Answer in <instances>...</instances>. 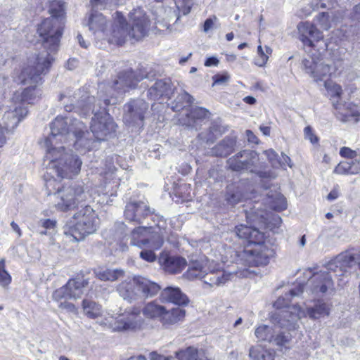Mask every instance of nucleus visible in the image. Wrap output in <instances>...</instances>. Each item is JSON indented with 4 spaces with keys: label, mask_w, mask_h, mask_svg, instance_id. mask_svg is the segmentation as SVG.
Masks as SVG:
<instances>
[{
    "label": "nucleus",
    "mask_w": 360,
    "mask_h": 360,
    "mask_svg": "<svg viewBox=\"0 0 360 360\" xmlns=\"http://www.w3.org/2000/svg\"><path fill=\"white\" fill-rule=\"evenodd\" d=\"M64 4L62 1H53L50 4V18L44 19L38 26L37 32L42 40L44 51L29 60L28 64L18 76V82L29 86L25 91L34 89L41 83V75L50 69L54 54L58 49L60 39L63 34V16Z\"/></svg>",
    "instance_id": "obj_1"
},
{
    "label": "nucleus",
    "mask_w": 360,
    "mask_h": 360,
    "mask_svg": "<svg viewBox=\"0 0 360 360\" xmlns=\"http://www.w3.org/2000/svg\"><path fill=\"white\" fill-rule=\"evenodd\" d=\"M51 135L45 141L47 148H53L58 141H66L70 136L76 139L74 145L77 150H89L91 147L92 139L86 126L75 118L58 116L51 124Z\"/></svg>",
    "instance_id": "obj_2"
},
{
    "label": "nucleus",
    "mask_w": 360,
    "mask_h": 360,
    "mask_svg": "<svg viewBox=\"0 0 360 360\" xmlns=\"http://www.w3.org/2000/svg\"><path fill=\"white\" fill-rule=\"evenodd\" d=\"M81 94L80 89L75 93L73 96H65L61 94L60 100L62 101L65 98H68L70 101V105H65V109L66 111H72L74 108L72 105H76L77 108H82L84 110V114L86 115L89 110H92L94 116L92 118L91 123V130L94 136L98 141H103L105 138L110 135L115 131L116 124L113 122L110 115L106 112L105 108H100L101 110H96L95 106L91 107L92 104L95 102V98L93 96L82 95L79 98Z\"/></svg>",
    "instance_id": "obj_3"
},
{
    "label": "nucleus",
    "mask_w": 360,
    "mask_h": 360,
    "mask_svg": "<svg viewBox=\"0 0 360 360\" xmlns=\"http://www.w3.org/2000/svg\"><path fill=\"white\" fill-rule=\"evenodd\" d=\"M129 22L128 25L121 13H115V23L110 34H106L109 43L122 45L128 37L139 40L147 34L150 20L143 10H133L129 13Z\"/></svg>",
    "instance_id": "obj_4"
},
{
    "label": "nucleus",
    "mask_w": 360,
    "mask_h": 360,
    "mask_svg": "<svg viewBox=\"0 0 360 360\" xmlns=\"http://www.w3.org/2000/svg\"><path fill=\"white\" fill-rule=\"evenodd\" d=\"M355 259L354 254L351 250H347L331 259L326 266V271L314 273L311 269H307L304 274L313 285L312 290L322 293L333 290L334 285L330 274L338 276L344 275L355 264Z\"/></svg>",
    "instance_id": "obj_5"
},
{
    "label": "nucleus",
    "mask_w": 360,
    "mask_h": 360,
    "mask_svg": "<svg viewBox=\"0 0 360 360\" xmlns=\"http://www.w3.org/2000/svg\"><path fill=\"white\" fill-rule=\"evenodd\" d=\"M46 161V174L50 179L72 178L79 174L82 164L77 155L65 153L63 146L47 148Z\"/></svg>",
    "instance_id": "obj_6"
},
{
    "label": "nucleus",
    "mask_w": 360,
    "mask_h": 360,
    "mask_svg": "<svg viewBox=\"0 0 360 360\" xmlns=\"http://www.w3.org/2000/svg\"><path fill=\"white\" fill-rule=\"evenodd\" d=\"M303 292L302 286L297 289H292L288 293L279 297L274 303V307L280 311L274 314L271 319L276 325H280L281 328L286 327L291 329H296L297 322L302 317L305 316L306 313L297 305L290 306V297L299 295Z\"/></svg>",
    "instance_id": "obj_7"
},
{
    "label": "nucleus",
    "mask_w": 360,
    "mask_h": 360,
    "mask_svg": "<svg viewBox=\"0 0 360 360\" xmlns=\"http://www.w3.org/2000/svg\"><path fill=\"white\" fill-rule=\"evenodd\" d=\"M120 296L129 303L156 295L160 286L146 278L134 276L122 281L116 288Z\"/></svg>",
    "instance_id": "obj_8"
},
{
    "label": "nucleus",
    "mask_w": 360,
    "mask_h": 360,
    "mask_svg": "<svg viewBox=\"0 0 360 360\" xmlns=\"http://www.w3.org/2000/svg\"><path fill=\"white\" fill-rule=\"evenodd\" d=\"M98 226V218L94 210L89 205L82 207L64 226V233L72 238V240L80 241L94 233Z\"/></svg>",
    "instance_id": "obj_9"
},
{
    "label": "nucleus",
    "mask_w": 360,
    "mask_h": 360,
    "mask_svg": "<svg viewBox=\"0 0 360 360\" xmlns=\"http://www.w3.org/2000/svg\"><path fill=\"white\" fill-rule=\"evenodd\" d=\"M306 73L309 74L315 82L324 81L331 77H337L343 70V60L338 59L332 63L321 58L320 53L316 56L312 54L309 59L302 61Z\"/></svg>",
    "instance_id": "obj_10"
},
{
    "label": "nucleus",
    "mask_w": 360,
    "mask_h": 360,
    "mask_svg": "<svg viewBox=\"0 0 360 360\" xmlns=\"http://www.w3.org/2000/svg\"><path fill=\"white\" fill-rule=\"evenodd\" d=\"M53 195L56 209L62 212L74 210L90 198L83 183H72L64 186L54 193Z\"/></svg>",
    "instance_id": "obj_11"
},
{
    "label": "nucleus",
    "mask_w": 360,
    "mask_h": 360,
    "mask_svg": "<svg viewBox=\"0 0 360 360\" xmlns=\"http://www.w3.org/2000/svg\"><path fill=\"white\" fill-rule=\"evenodd\" d=\"M248 222L250 226L240 224L234 229L236 235L241 239L248 240L250 243L262 241L264 233L259 229L264 227L268 220V213L266 210L251 211L246 214Z\"/></svg>",
    "instance_id": "obj_12"
},
{
    "label": "nucleus",
    "mask_w": 360,
    "mask_h": 360,
    "mask_svg": "<svg viewBox=\"0 0 360 360\" xmlns=\"http://www.w3.org/2000/svg\"><path fill=\"white\" fill-rule=\"evenodd\" d=\"M274 255V248L264 238L262 241L255 242L246 248L240 257L248 266H260L266 265Z\"/></svg>",
    "instance_id": "obj_13"
},
{
    "label": "nucleus",
    "mask_w": 360,
    "mask_h": 360,
    "mask_svg": "<svg viewBox=\"0 0 360 360\" xmlns=\"http://www.w3.org/2000/svg\"><path fill=\"white\" fill-rule=\"evenodd\" d=\"M299 39L306 48L326 50L327 44L323 41V33L312 23L306 21L297 25Z\"/></svg>",
    "instance_id": "obj_14"
},
{
    "label": "nucleus",
    "mask_w": 360,
    "mask_h": 360,
    "mask_svg": "<svg viewBox=\"0 0 360 360\" xmlns=\"http://www.w3.org/2000/svg\"><path fill=\"white\" fill-rule=\"evenodd\" d=\"M141 310L138 307H132L119 316L112 324L114 331H135L140 330L144 320L141 316Z\"/></svg>",
    "instance_id": "obj_15"
},
{
    "label": "nucleus",
    "mask_w": 360,
    "mask_h": 360,
    "mask_svg": "<svg viewBox=\"0 0 360 360\" xmlns=\"http://www.w3.org/2000/svg\"><path fill=\"white\" fill-rule=\"evenodd\" d=\"M88 284V280L84 278L70 279L65 285L56 290L52 297L58 302L63 299L79 298L84 294V288Z\"/></svg>",
    "instance_id": "obj_16"
},
{
    "label": "nucleus",
    "mask_w": 360,
    "mask_h": 360,
    "mask_svg": "<svg viewBox=\"0 0 360 360\" xmlns=\"http://www.w3.org/2000/svg\"><path fill=\"white\" fill-rule=\"evenodd\" d=\"M90 3L92 13L89 18L87 25L94 34L99 32L104 33L106 20L102 13H97L96 11L110 8L115 2L114 0H91Z\"/></svg>",
    "instance_id": "obj_17"
},
{
    "label": "nucleus",
    "mask_w": 360,
    "mask_h": 360,
    "mask_svg": "<svg viewBox=\"0 0 360 360\" xmlns=\"http://www.w3.org/2000/svg\"><path fill=\"white\" fill-rule=\"evenodd\" d=\"M146 77L145 74L128 69L117 75L111 87L117 91V94H123L130 89H135L138 83Z\"/></svg>",
    "instance_id": "obj_18"
},
{
    "label": "nucleus",
    "mask_w": 360,
    "mask_h": 360,
    "mask_svg": "<svg viewBox=\"0 0 360 360\" xmlns=\"http://www.w3.org/2000/svg\"><path fill=\"white\" fill-rule=\"evenodd\" d=\"M153 226H139L131 232V245L138 246L141 248L144 247H148L153 250H158L163 244V237L162 233L155 232L150 238L144 237V233L147 231L148 229H151Z\"/></svg>",
    "instance_id": "obj_19"
},
{
    "label": "nucleus",
    "mask_w": 360,
    "mask_h": 360,
    "mask_svg": "<svg viewBox=\"0 0 360 360\" xmlns=\"http://www.w3.org/2000/svg\"><path fill=\"white\" fill-rule=\"evenodd\" d=\"M257 158V155L255 151L243 150L229 158L226 162L228 167L232 171L241 172L250 169L252 172Z\"/></svg>",
    "instance_id": "obj_20"
},
{
    "label": "nucleus",
    "mask_w": 360,
    "mask_h": 360,
    "mask_svg": "<svg viewBox=\"0 0 360 360\" xmlns=\"http://www.w3.org/2000/svg\"><path fill=\"white\" fill-rule=\"evenodd\" d=\"M233 275L222 269L219 264L210 262L205 272L203 283L210 287H218L224 285L231 279Z\"/></svg>",
    "instance_id": "obj_21"
},
{
    "label": "nucleus",
    "mask_w": 360,
    "mask_h": 360,
    "mask_svg": "<svg viewBox=\"0 0 360 360\" xmlns=\"http://www.w3.org/2000/svg\"><path fill=\"white\" fill-rule=\"evenodd\" d=\"M210 117V112L202 107H193L187 110L186 114L181 115L179 122L183 126L198 130L205 120Z\"/></svg>",
    "instance_id": "obj_22"
},
{
    "label": "nucleus",
    "mask_w": 360,
    "mask_h": 360,
    "mask_svg": "<svg viewBox=\"0 0 360 360\" xmlns=\"http://www.w3.org/2000/svg\"><path fill=\"white\" fill-rule=\"evenodd\" d=\"M149 108L148 103L142 99H138L131 101L125 105L127 113L124 116V120L127 122L131 124H139L145 118Z\"/></svg>",
    "instance_id": "obj_23"
},
{
    "label": "nucleus",
    "mask_w": 360,
    "mask_h": 360,
    "mask_svg": "<svg viewBox=\"0 0 360 360\" xmlns=\"http://www.w3.org/2000/svg\"><path fill=\"white\" fill-rule=\"evenodd\" d=\"M151 211L147 203L141 201L130 202L127 204L124 216L129 221L143 223V219L150 215Z\"/></svg>",
    "instance_id": "obj_24"
},
{
    "label": "nucleus",
    "mask_w": 360,
    "mask_h": 360,
    "mask_svg": "<svg viewBox=\"0 0 360 360\" xmlns=\"http://www.w3.org/2000/svg\"><path fill=\"white\" fill-rule=\"evenodd\" d=\"M174 92L172 82L169 79L157 80L148 90L147 96L149 99L158 101L161 98H169Z\"/></svg>",
    "instance_id": "obj_25"
},
{
    "label": "nucleus",
    "mask_w": 360,
    "mask_h": 360,
    "mask_svg": "<svg viewBox=\"0 0 360 360\" xmlns=\"http://www.w3.org/2000/svg\"><path fill=\"white\" fill-rule=\"evenodd\" d=\"M333 106L335 109L336 117L343 122L354 121L355 122L360 120V111L358 107L352 103L334 102Z\"/></svg>",
    "instance_id": "obj_26"
},
{
    "label": "nucleus",
    "mask_w": 360,
    "mask_h": 360,
    "mask_svg": "<svg viewBox=\"0 0 360 360\" xmlns=\"http://www.w3.org/2000/svg\"><path fill=\"white\" fill-rule=\"evenodd\" d=\"M160 262L165 271L172 274L180 273L186 265V260L184 258L167 255H161Z\"/></svg>",
    "instance_id": "obj_27"
},
{
    "label": "nucleus",
    "mask_w": 360,
    "mask_h": 360,
    "mask_svg": "<svg viewBox=\"0 0 360 360\" xmlns=\"http://www.w3.org/2000/svg\"><path fill=\"white\" fill-rule=\"evenodd\" d=\"M161 297L166 302L177 305H186L188 303L187 296L179 288H165L161 292Z\"/></svg>",
    "instance_id": "obj_28"
},
{
    "label": "nucleus",
    "mask_w": 360,
    "mask_h": 360,
    "mask_svg": "<svg viewBox=\"0 0 360 360\" xmlns=\"http://www.w3.org/2000/svg\"><path fill=\"white\" fill-rule=\"evenodd\" d=\"M210 260L195 261L189 264L187 271L184 276L189 280L200 279L203 280Z\"/></svg>",
    "instance_id": "obj_29"
},
{
    "label": "nucleus",
    "mask_w": 360,
    "mask_h": 360,
    "mask_svg": "<svg viewBox=\"0 0 360 360\" xmlns=\"http://www.w3.org/2000/svg\"><path fill=\"white\" fill-rule=\"evenodd\" d=\"M236 140L233 137H226L212 148V153L215 156L226 157L234 150Z\"/></svg>",
    "instance_id": "obj_30"
},
{
    "label": "nucleus",
    "mask_w": 360,
    "mask_h": 360,
    "mask_svg": "<svg viewBox=\"0 0 360 360\" xmlns=\"http://www.w3.org/2000/svg\"><path fill=\"white\" fill-rule=\"evenodd\" d=\"M359 172L360 161L357 159L340 162L333 171L334 173L341 175L356 174Z\"/></svg>",
    "instance_id": "obj_31"
},
{
    "label": "nucleus",
    "mask_w": 360,
    "mask_h": 360,
    "mask_svg": "<svg viewBox=\"0 0 360 360\" xmlns=\"http://www.w3.org/2000/svg\"><path fill=\"white\" fill-rule=\"evenodd\" d=\"M293 330L291 329V330ZM290 331V330L286 327L281 328L280 325L276 326V333L274 334L270 343L278 347H286L292 339V335Z\"/></svg>",
    "instance_id": "obj_32"
},
{
    "label": "nucleus",
    "mask_w": 360,
    "mask_h": 360,
    "mask_svg": "<svg viewBox=\"0 0 360 360\" xmlns=\"http://www.w3.org/2000/svg\"><path fill=\"white\" fill-rule=\"evenodd\" d=\"M194 102L193 97L185 91L179 93L176 98L171 103V108L173 111L180 112L186 110H188L191 104Z\"/></svg>",
    "instance_id": "obj_33"
},
{
    "label": "nucleus",
    "mask_w": 360,
    "mask_h": 360,
    "mask_svg": "<svg viewBox=\"0 0 360 360\" xmlns=\"http://www.w3.org/2000/svg\"><path fill=\"white\" fill-rule=\"evenodd\" d=\"M185 314V310L179 307L173 308L169 311H167L165 309V312H163L160 321L165 326L173 325L182 321Z\"/></svg>",
    "instance_id": "obj_34"
},
{
    "label": "nucleus",
    "mask_w": 360,
    "mask_h": 360,
    "mask_svg": "<svg viewBox=\"0 0 360 360\" xmlns=\"http://www.w3.org/2000/svg\"><path fill=\"white\" fill-rule=\"evenodd\" d=\"M165 307L155 301L148 302L143 308L142 313L147 319H160L161 320L163 312H165Z\"/></svg>",
    "instance_id": "obj_35"
},
{
    "label": "nucleus",
    "mask_w": 360,
    "mask_h": 360,
    "mask_svg": "<svg viewBox=\"0 0 360 360\" xmlns=\"http://www.w3.org/2000/svg\"><path fill=\"white\" fill-rule=\"evenodd\" d=\"M330 308L327 304L319 300L311 307L307 308V314L313 319H317L329 314Z\"/></svg>",
    "instance_id": "obj_36"
},
{
    "label": "nucleus",
    "mask_w": 360,
    "mask_h": 360,
    "mask_svg": "<svg viewBox=\"0 0 360 360\" xmlns=\"http://www.w3.org/2000/svg\"><path fill=\"white\" fill-rule=\"evenodd\" d=\"M96 276L101 281H115L118 278L123 277L124 271L120 269H100L95 272Z\"/></svg>",
    "instance_id": "obj_37"
},
{
    "label": "nucleus",
    "mask_w": 360,
    "mask_h": 360,
    "mask_svg": "<svg viewBox=\"0 0 360 360\" xmlns=\"http://www.w3.org/2000/svg\"><path fill=\"white\" fill-rule=\"evenodd\" d=\"M338 17L333 11L322 12L316 16L315 20L318 25L324 30H328L331 27L332 22L337 21Z\"/></svg>",
    "instance_id": "obj_38"
},
{
    "label": "nucleus",
    "mask_w": 360,
    "mask_h": 360,
    "mask_svg": "<svg viewBox=\"0 0 360 360\" xmlns=\"http://www.w3.org/2000/svg\"><path fill=\"white\" fill-rule=\"evenodd\" d=\"M276 333V326L274 328L267 325L258 326L255 331V335L259 341L271 342L274 334Z\"/></svg>",
    "instance_id": "obj_39"
},
{
    "label": "nucleus",
    "mask_w": 360,
    "mask_h": 360,
    "mask_svg": "<svg viewBox=\"0 0 360 360\" xmlns=\"http://www.w3.org/2000/svg\"><path fill=\"white\" fill-rule=\"evenodd\" d=\"M249 356L252 360H274L273 352L259 345L250 349Z\"/></svg>",
    "instance_id": "obj_40"
},
{
    "label": "nucleus",
    "mask_w": 360,
    "mask_h": 360,
    "mask_svg": "<svg viewBox=\"0 0 360 360\" xmlns=\"http://www.w3.org/2000/svg\"><path fill=\"white\" fill-rule=\"evenodd\" d=\"M82 308L84 313L89 318L95 319L101 314V306L92 300L84 299L82 301Z\"/></svg>",
    "instance_id": "obj_41"
},
{
    "label": "nucleus",
    "mask_w": 360,
    "mask_h": 360,
    "mask_svg": "<svg viewBox=\"0 0 360 360\" xmlns=\"http://www.w3.org/2000/svg\"><path fill=\"white\" fill-rule=\"evenodd\" d=\"M194 4L193 0H176V11H174L176 16V22L179 20L181 15H188Z\"/></svg>",
    "instance_id": "obj_42"
},
{
    "label": "nucleus",
    "mask_w": 360,
    "mask_h": 360,
    "mask_svg": "<svg viewBox=\"0 0 360 360\" xmlns=\"http://www.w3.org/2000/svg\"><path fill=\"white\" fill-rule=\"evenodd\" d=\"M267 203L271 209L275 211H282L287 208L285 198L281 193H276L274 196H269Z\"/></svg>",
    "instance_id": "obj_43"
},
{
    "label": "nucleus",
    "mask_w": 360,
    "mask_h": 360,
    "mask_svg": "<svg viewBox=\"0 0 360 360\" xmlns=\"http://www.w3.org/2000/svg\"><path fill=\"white\" fill-rule=\"evenodd\" d=\"M243 193L238 187L229 186L227 188L226 194V200L231 205H234L240 202L243 198Z\"/></svg>",
    "instance_id": "obj_44"
},
{
    "label": "nucleus",
    "mask_w": 360,
    "mask_h": 360,
    "mask_svg": "<svg viewBox=\"0 0 360 360\" xmlns=\"http://www.w3.org/2000/svg\"><path fill=\"white\" fill-rule=\"evenodd\" d=\"M176 357L179 360H197L198 350L193 347H189L185 350L176 352Z\"/></svg>",
    "instance_id": "obj_45"
},
{
    "label": "nucleus",
    "mask_w": 360,
    "mask_h": 360,
    "mask_svg": "<svg viewBox=\"0 0 360 360\" xmlns=\"http://www.w3.org/2000/svg\"><path fill=\"white\" fill-rule=\"evenodd\" d=\"M11 283V276L6 270V262L4 259H0V285L7 288Z\"/></svg>",
    "instance_id": "obj_46"
},
{
    "label": "nucleus",
    "mask_w": 360,
    "mask_h": 360,
    "mask_svg": "<svg viewBox=\"0 0 360 360\" xmlns=\"http://www.w3.org/2000/svg\"><path fill=\"white\" fill-rule=\"evenodd\" d=\"M324 86L331 98H338L342 94V87L331 81H325Z\"/></svg>",
    "instance_id": "obj_47"
},
{
    "label": "nucleus",
    "mask_w": 360,
    "mask_h": 360,
    "mask_svg": "<svg viewBox=\"0 0 360 360\" xmlns=\"http://www.w3.org/2000/svg\"><path fill=\"white\" fill-rule=\"evenodd\" d=\"M57 221L55 219H41L38 221V225L44 229L45 231H40L41 235H46L48 230H54L56 226Z\"/></svg>",
    "instance_id": "obj_48"
},
{
    "label": "nucleus",
    "mask_w": 360,
    "mask_h": 360,
    "mask_svg": "<svg viewBox=\"0 0 360 360\" xmlns=\"http://www.w3.org/2000/svg\"><path fill=\"white\" fill-rule=\"evenodd\" d=\"M264 153L274 167H278L281 165V161L278 159V154L274 150H266Z\"/></svg>",
    "instance_id": "obj_49"
},
{
    "label": "nucleus",
    "mask_w": 360,
    "mask_h": 360,
    "mask_svg": "<svg viewBox=\"0 0 360 360\" xmlns=\"http://www.w3.org/2000/svg\"><path fill=\"white\" fill-rule=\"evenodd\" d=\"M304 139L309 140L312 144H316L319 143V139L314 133L311 127L307 126L304 129Z\"/></svg>",
    "instance_id": "obj_50"
},
{
    "label": "nucleus",
    "mask_w": 360,
    "mask_h": 360,
    "mask_svg": "<svg viewBox=\"0 0 360 360\" xmlns=\"http://www.w3.org/2000/svg\"><path fill=\"white\" fill-rule=\"evenodd\" d=\"M340 155L342 157L347 158V160H355L357 156V153L356 151L352 150L349 148L342 147L340 148Z\"/></svg>",
    "instance_id": "obj_51"
},
{
    "label": "nucleus",
    "mask_w": 360,
    "mask_h": 360,
    "mask_svg": "<svg viewBox=\"0 0 360 360\" xmlns=\"http://www.w3.org/2000/svg\"><path fill=\"white\" fill-rule=\"evenodd\" d=\"M257 51L258 54L259 55V58L256 60L255 64L262 67L266 63L269 56L264 53L262 47L260 45L257 47Z\"/></svg>",
    "instance_id": "obj_52"
},
{
    "label": "nucleus",
    "mask_w": 360,
    "mask_h": 360,
    "mask_svg": "<svg viewBox=\"0 0 360 360\" xmlns=\"http://www.w3.org/2000/svg\"><path fill=\"white\" fill-rule=\"evenodd\" d=\"M140 257L143 259H144L148 262H154L156 259V256H155V253L151 250H142L140 252Z\"/></svg>",
    "instance_id": "obj_53"
},
{
    "label": "nucleus",
    "mask_w": 360,
    "mask_h": 360,
    "mask_svg": "<svg viewBox=\"0 0 360 360\" xmlns=\"http://www.w3.org/2000/svg\"><path fill=\"white\" fill-rule=\"evenodd\" d=\"M230 79L228 74L216 75L213 77L214 84H223L226 83Z\"/></svg>",
    "instance_id": "obj_54"
},
{
    "label": "nucleus",
    "mask_w": 360,
    "mask_h": 360,
    "mask_svg": "<svg viewBox=\"0 0 360 360\" xmlns=\"http://www.w3.org/2000/svg\"><path fill=\"white\" fill-rule=\"evenodd\" d=\"M217 20V18L215 15H212L211 18H207L203 25V31L208 32L211 29L213 28L214 23Z\"/></svg>",
    "instance_id": "obj_55"
},
{
    "label": "nucleus",
    "mask_w": 360,
    "mask_h": 360,
    "mask_svg": "<svg viewBox=\"0 0 360 360\" xmlns=\"http://www.w3.org/2000/svg\"><path fill=\"white\" fill-rule=\"evenodd\" d=\"M59 302H60V304H59L58 307L60 309H65L68 311L73 312V313H75L77 311V308L75 306V304H73L72 303L67 302V301H64V302L59 301Z\"/></svg>",
    "instance_id": "obj_56"
},
{
    "label": "nucleus",
    "mask_w": 360,
    "mask_h": 360,
    "mask_svg": "<svg viewBox=\"0 0 360 360\" xmlns=\"http://www.w3.org/2000/svg\"><path fill=\"white\" fill-rule=\"evenodd\" d=\"M150 360H174L175 357L172 356H164L158 354L157 352H152L149 354Z\"/></svg>",
    "instance_id": "obj_57"
},
{
    "label": "nucleus",
    "mask_w": 360,
    "mask_h": 360,
    "mask_svg": "<svg viewBox=\"0 0 360 360\" xmlns=\"http://www.w3.org/2000/svg\"><path fill=\"white\" fill-rule=\"evenodd\" d=\"M313 4H314L315 7L319 8H327L328 7V8H333V4L334 3L332 1H328V2L326 3L325 0H319V2H312Z\"/></svg>",
    "instance_id": "obj_58"
},
{
    "label": "nucleus",
    "mask_w": 360,
    "mask_h": 360,
    "mask_svg": "<svg viewBox=\"0 0 360 360\" xmlns=\"http://www.w3.org/2000/svg\"><path fill=\"white\" fill-rule=\"evenodd\" d=\"M212 129H210V134L207 136H205L204 133H200L198 134V137L203 141L204 142L208 143H212L214 141V139L212 136L211 135Z\"/></svg>",
    "instance_id": "obj_59"
},
{
    "label": "nucleus",
    "mask_w": 360,
    "mask_h": 360,
    "mask_svg": "<svg viewBox=\"0 0 360 360\" xmlns=\"http://www.w3.org/2000/svg\"><path fill=\"white\" fill-rule=\"evenodd\" d=\"M218 63L219 60L217 58L210 57L205 60V65L207 67L216 66L218 65Z\"/></svg>",
    "instance_id": "obj_60"
},
{
    "label": "nucleus",
    "mask_w": 360,
    "mask_h": 360,
    "mask_svg": "<svg viewBox=\"0 0 360 360\" xmlns=\"http://www.w3.org/2000/svg\"><path fill=\"white\" fill-rule=\"evenodd\" d=\"M246 136H247V138H248V141L250 142V143H257V141H258V139L257 137L253 134V132L250 130H247L246 131Z\"/></svg>",
    "instance_id": "obj_61"
},
{
    "label": "nucleus",
    "mask_w": 360,
    "mask_h": 360,
    "mask_svg": "<svg viewBox=\"0 0 360 360\" xmlns=\"http://www.w3.org/2000/svg\"><path fill=\"white\" fill-rule=\"evenodd\" d=\"M339 196V192L336 188L333 189L327 196V199L330 201L335 200Z\"/></svg>",
    "instance_id": "obj_62"
},
{
    "label": "nucleus",
    "mask_w": 360,
    "mask_h": 360,
    "mask_svg": "<svg viewBox=\"0 0 360 360\" xmlns=\"http://www.w3.org/2000/svg\"><path fill=\"white\" fill-rule=\"evenodd\" d=\"M282 158H283V161L281 162V165H280V167H283V166L287 165L290 167H292V165L290 158L287 155H285L283 153H282Z\"/></svg>",
    "instance_id": "obj_63"
},
{
    "label": "nucleus",
    "mask_w": 360,
    "mask_h": 360,
    "mask_svg": "<svg viewBox=\"0 0 360 360\" xmlns=\"http://www.w3.org/2000/svg\"><path fill=\"white\" fill-rule=\"evenodd\" d=\"M77 39H78V41H79V45H80L82 47L85 48V49H86V48L88 47V46H89V43H86V42L84 40V39H83V37H82V34H77Z\"/></svg>",
    "instance_id": "obj_64"
}]
</instances>
